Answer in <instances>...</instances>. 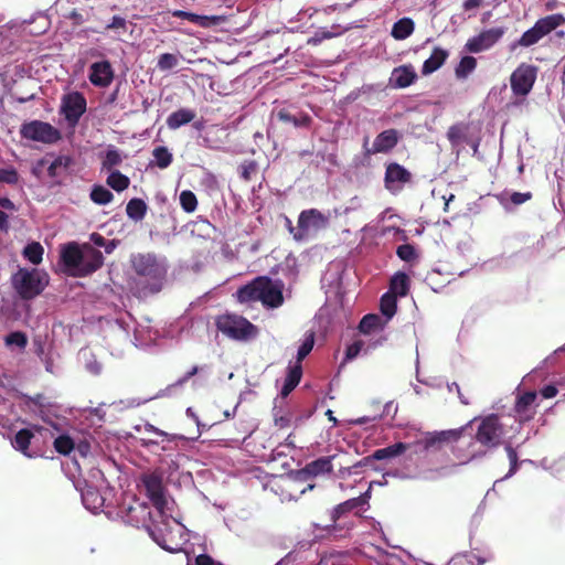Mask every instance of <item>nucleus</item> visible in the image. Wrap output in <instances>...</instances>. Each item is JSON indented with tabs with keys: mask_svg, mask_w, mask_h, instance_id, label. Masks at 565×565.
Listing matches in <instances>:
<instances>
[{
	"mask_svg": "<svg viewBox=\"0 0 565 565\" xmlns=\"http://www.w3.org/2000/svg\"><path fill=\"white\" fill-rule=\"evenodd\" d=\"M122 162V157L120 152L116 149H109L106 151L105 158L103 160V169L108 171H114L113 169L119 166Z\"/></svg>",
	"mask_w": 565,
	"mask_h": 565,
	"instance_id": "nucleus-48",
	"label": "nucleus"
},
{
	"mask_svg": "<svg viewBox=\"0 0 565 565\" xmlns=\"http://www.w3.org/2000/svg\"><path fill=\"white\" fill-rule=\"evenodd\" d=\"M140 479L142 486L146 489L147 497L153 507L159 511V513L163 514L168 501L166 498L162 473L159 471H152L149 473H143Z\"/></svg>",
	"mask_w": 565,
	"mask_h": 565,
	"instance_id": "nucleus-10",
	"label": "nucleus"
},
{
	"mask_svg": "<svg viewBox=\"0 0 565 565\" xmlns=\"http://www.w3.org/2000/svg\"><path fill=\"white\" fill-rule=\"evenodd\" d=\"M399 138V132L396 129H386L380 132L375 137L372 147H369V137H365L363 140L364 154L387 153L397 146Z\"/></svg>",
	"mask_w": 565,
	"mask_h": 565,
	"instance_id": "nucleus-12",
	"label": "nucleus"
},
{
	"mask_svg": "<svg viewBox=\"0 0 565 565\" xmlns=\"http://www.w3.org/2000/svg\"><path fill=\"white\" fill-rule=\"evenodd\" d=\"M505 33V29L491 28L469 39L465 45L470 53H480L492 47Z\"/></svg>",
	"mask_w": 565,
	"mask_h": 565,
	"instance_id": "nucleus-14",
	"label": "nucleus"
},
{
	"mask_svg": "<svg viewBox=\"0 0 565 565\" xmlns=\"http://www.w3.org/2000/svg\"><path fill=\"white\" fill-rule=\"evenodd\" d=\"M537 397L536 392L529 391L518 396L514 404V412L520 423L531 420L535 415L533 404Z\"/></svg>",
	"mask_w": 565,
	"mask_h": 565,
	"instance_id": "nucleus-21",
	"label": "nucleus"
},
{
	"mask_svg": "<svg viewBox=\"0 0 565 565\" xmlns=\"http://www.w3.org/2000/svg\"><path fill=\"white\" fill-rule=\"evenodd\" d=\"M541 395L544 397V398H552L554 396H556L557 394V388L554 386V385H546L544 386L541 391H540Z\"/></svg>",
	"mask_w": 565,
	"mask_h": 565,
	"instance_id": "nucleus-62",
	"label": "nucleus"
},
{
	"mask_svg": "<svg viewBox=\"0 0 565 565\" xmlns=\"http://www.w3.org/2000/svg\"><path fill=\"white\" fill-rule=\"evenodd\" d=\"M130 264L135 274L140 277L132 282L134 296L142 299L161 291L168 273L164 259L154 253H138L131 255Z\"/></svg>",
	"mask_w": 565,
	"mask_h": 565,
	"instance_id": "nucleus-1",
	"label": "nucleus"
},
{
	"mask_svg": "<svg viewBox=\"0 0 565 565\" xmlns=\"http://www.w3.org/2000/svg\"><path fill=\"white\" fill-rule=\"evenodd\" d=\"M201 367L198 365L192 366L191 370H189L183 376H181L175 383H173L171 386H183L192 376L196 375L200 372Z\"/></svg>",
	"mask_w": 565,
	"mask_h": 565,
	"instance_id": "nucleus-59",
	"label": "nucleus"
},
{
	"mask_svg": "<svg viewBox=\"0 0 565 565\" xmlns=\"http://www.w3.org/2000/svg\"><path fill=\"white\" fill-rule=\"evenodd\" d=\"M124 30L127 29V21L120 15H114L110 22L106 25V30Z\"/></svg>",
	"mask_w": 565,
	"mask_h": 565,
	"instance_id": "nucleus-57",
	"label": "nucleus"
},
{
	"mask_svg": "<svg viewBox=\"0 0 565 565\" xmlns=\"http://www.w3.org/2000/svg\"><path fill=\"white\" fill-rule=\"evenodd\" d=\"M362 348H363L362 341H360V340L354 341L345 350V360L350 361V360H353L354 358H356L359 355V353L361 352Z\"/></svg>",
	"mask_w": 565,
	"mask_h": 565,
	"instance_id": "nucleus-56",
	"label": "nucleus"
},
{
	"mask_svg": "<svg viewBox=\"0 0 565 565\" xmlns=\"http://www.w3.org/2000/svg\"><path fill=\"white\" fill-rule=\"evenodd\" d=\"M416 78L417 75L412 65L398 66L393 71V81L396 87H408L415 82Z\"/></svg>",
	"mask_w": 565,
	"mask_h": 565,
	"instance_id": "nucleus-27",
	"label": "nucleus"
},
{
	"mask_svg": "<svg viewBox=\"0 0 565 565\" xmlns=\"http://www.w3.org/2000/svg\"><path fill=\"white\" fill-rule=\"evenodd\" d=\"M447 138L452 147L465 143L471 147L475 153L480 145V138L471 136L470 124L468 122H458L450 126L447 131Z\"/></svg>",
	"mask_w": 565,
	"mask_h": 565,
	"instance_id": "nucleus-16",
	"label": "nucleus"
},
{
	"mask_svg": "<svg viewBox=\"0 0 565 565\" xmlns=\"http://www.w3.org/2000/svg\"><path fill=\"white\" fill-rule=\"evenodd\" d=\"M258 166L254 160H246L239 167V175L245 181H250L256 174Z\"/></svg>",
	"mask_w": 565,
	"mask_h": 565,
	"instance_id": "nucleus-50",
	"label": "nucleus"
},
{
	"mask_svg": "<svg viewBox=\"0 0 565 565\" xmlns=\"http://www.w3.org/2000/svg\"><path fill=\"white\" fill-rule=\"evenodd\" d=\"M215 326L220 332L236 341H248L258 334V329L246 318L226 313L218 316Z\"/></svg>",
	"mask_w": 565,
	"mask_h": 565,
	"instance_id": "nucleus-4",
	"label": "nucleus"
},
{
	"mask_svg": "<svg viewBox=\"0 0 565 565\" xmlns=\"http://www.w3.org/2000/svg\"><path fill=\"white\" fill-rule=\"evenodd\" d=\"M82 500L85 508L94 513L99 511L105 503L104 497L95 487H86L82 492Z\"/></svg>",
	"mask_w": 565,
	"mask_h": 565,
	"instance_id": "nucleus-26",
	"label": "nucleus"
},
{
	"mask_svg": "<svg viewBox=\"0 0 565 565\" xmlns=\"http://www.w3.org/2000/svg\"><path fill=\"white\" fill-rule=\"evenodd\" d=\"M505 451L510 461V469L505 478H510L515 475L519 469V457L516 450L511 445L505 446Z\"/></svg>",
	"mask_w": 565,
	"mask_h": 565,
	"instance_id": "nucleus-52",
	"label": "nucleus"
},
{
	"mask_svg": "<svg viewBox=\"0 0 565 565\" xmlns=\"http://www.w3.org/2000/svg\"><path fill=\"white\" fill-rule=\"evenodd\" d=\"M33 437L34 435L31 429L23 428L17 431L11 443L15 450L31 458L33 455L29 452V447Z\"/></svg>",
	"mask_w": 565,
	"mask_h": 565,
	"instance_id": "nucleus-30",
	"label": "nucleus"
},
{
	"mask_svg": "<svg viewBox=\"0 0 565 565\" xmlns=\"http://www.w3.org/2000/svg\"><path fill=\"white\" fill-rule=\"evenodd\" d=\"M412 181V173L397 162L386 164L384 185L392 193L398 192Z\"/></svg>",
	"mask_w": 565,
	"mask_h": 565,
	"instance_id": "nucleus-15",
	"label": "nucleus"
},
{
	"mask_svg": "<svg viewBox=\"0 0 565 565\" xmlns=\"http://www.w3.org/2000/svg\"><path fill=\"white\" fill-rule=\"evenodd\" d=\"M106 184L116 192H122L130 185V179L118 170L110 171Z\"/></svg>",
	"mask_w": 565,
	"mask_h": 565,
	"instance_id": "nucleus-35",
	"label": "nucleus"
},
{
	"mask_svg": "<svg viewBox=\"0 0 565 565\" xmlns=\"http://www.w3.org/2000/svg\"><path fill=\"white\" fill-rule=\"evenodd\" d=\"M178 65V57L171 53H163L159 56L157 66L161 71L172 70Z\"/></svg>",
	"mask_w": 565,
	"mask_h": 565,
	"instance_id": "nucleus-51",
	"label": "nucleus"
},
{
	"mask_svg": "<svg viewBox=\"0 0 565 565\" xmlns=\"http://www.w3.org/2000/svg\"><path fill=\"white\" fill-rule=\"evenodd\" d=\"M195 118V113L191 109L181 108L177 111H173L167 118V126L170 129H178L181 126H184L191 122Z\"/></svg>",
	"mask_w": 565,
	"mask_h": 565,
	"instance_id": "nucleus-31",
	"label": "nucleus"
},
{
	"mask_svg": "<svg viewBox=\"0 0 565 565\" xmlns=\"http://www.w3.org/2000/svg\"><path fill=\"white\" fill-rule=\"evenodd\" d=\"M20 132L25 139L49 145L56 143L62 139V134L57 128L41 120H32L23 124Z\"/></svg>",
	"mask_w": 565,
	"mask_h": 565,
	"instance_id": "nucleus-8",
	"label": "nucleus"
},
{
	"mask_svg": "<svg viewBox=\"0 0 565 565\" xmlns=\"http://www.w3.org/2000/svg\"><path fill=\"white\" fill-rule=\"evenodd\" d=\"M365 503H366V500L362 495L349 499V500L338 504L334 508V510L332 512V520L335 522L343 514H345V513H348V512H350L352 510L359 509L362 505H364Z\"/></svg>",
	"mask_w": 565,
	"mask_h": 565,
	"instance_id": "nucleus-33",
	"label": "nucleus"
},
{
	"mask_svg": "<svg viewBox=\"0 0 565 565\" xmlns=\"http://www.w3.org/2000/svg\"><path fill=\"white\" fill-rule=\"evenodd\" d=\"M282 288L280 280L258 276L237 290V298L241 302L262 301L266 307L278 308L284 302Z\"/></svg>",
	"mask_w": 565,
	"mask_h": 565,
	"instance_id": "nucleus-2",
	"label": "nucleus"
},
{
	"mask_svg": "<svg viewBox=\"0 0 565 565\" xmlns=\"http://www.w3.org/2000/svg\"><path fill=\"white\" fill-rule=\"evenodd\" d=\"M115 77L114 68L109 61L104 60L95 62L89 67V82L96 86L106 88L108 87Z\"/></svg>",
	"mask_w": 565,
	"mask_h": 565,
	"instance_id": "nucleus-18",
	"label": "nucleus"
},
{
	"mask_svg": "<svg viewBox=\"0 0 565 565\" xmlns=\"http://www.w3.org/2000/svg\"><path fill=\"white\" fill-rule=\"evenodd\" d=\"M328 218L317 209L303 210L298 217L297 232H295V241L303 242L309 239L312 234L324 228Z\"/></svg>",
	"mask_w": 565,
	"mask_h": 565,
	"instance_id": "nucleus-7",
	"label": "nucleus"
},
{
	"mask_svg": "<svg viewBox=\"0 0 565 565\" xmlns=\"http://www.w3.org/2000/svg\"><path fill=\"white\" fill-rule=\"evenodd\" d=\"M409 448L408 444L405 443H395L384 448L376 449L366 460L375 459V460H385L397 457L404 454Z\"/></svg>",
	"mask_w": 565,
	"mask_h": 565,
	"instance_id": "nucleus-28",
	"label": "nucleus"
},
{
	"mask_svg": "<svg viewBox=\"0 0 565 565\" xmlns=\"http://www.w3.org/2000/svg\"><path fill=\"white\" fill-rule=\"evenodd\" d=\"M46 164H47L46 158H42V159L38 160L31 168V173L35 178L40 179L43 174V169L45 168Z\"/></svg>",
	"mask_w": 565,
	"mask_h": 565,
	"instance_id": "nucleus-60",
	"label": "nucleus"
},
{
	"mask_svg": "<svg viewBox=\"0 0 565 565\" xmlns=\"http://www.w3.org/2000/svg\"><path fill=\"white\" fill-rule=\"evenodd\" d=\"M537 67L521 63L510 76V85L515 96H526L532 90L537 77Z\"/></svg>",
	"mask_w": 565,
	"mask_h": 565,
	"instance_id": "nucleus-11",
	"label": "nucleus"
},
{
	"mask_svg": "<svg viewBox=\"0 0 565 565\" xmlns=\"http://www.w3.org/2000/svg\"><path fill=\"white\" fill-rule=\"evenodd\" d=\"M72 163V159L68 156L56 157L47 167V174L54 179L66 171Z\"/></svg>",
	"mask_w": 565,
	"mask_h": 565,
	"instance_id": "nucleus-37",
	"label": "nucleus"
},
{
	"mask_svg": "<svg viewBox=\"0 0 565 565\" xmlns=\"http://www.w3.org/2000/svg\"><path fill=\"white\" fill-rule=\"evenodd\" d=\"M313 345H315V333L309 332L298 349L297 361L295 363L301 364L302 360H305L307 358V355L313 349Z\"/></svg>",
	"mask_w": 565,
	"mask_h": 565,
	"instance_id": "nucleus-47",
	"label": "nucleus"
},
{
	"mask_svg": "<svg viewBox=\"0 0 565 565\" xmlns=\"http://www.w3.org/2000/svg\"><path fill=\"white\" fill-rule=\"evenodd\" d=\"M302 377V366L300 363H294L288 366L284 385L280 391L281 397H287L300 383Z\"/></svg>",
	"mask_w": 565,
	"mask_h": 565,
	"instance_id": "nucleus-23",
	"label": "nucleus"
},
{
	"mask_svg": "<svg viewBox=\"0 0 565 565\" xmlns=\"http://www.w3.org/2000/svg\"><path fill=\"white\" fill-rule=\"evenodd\" d=\"M180 205L186 213H193L198 207L196 195L191 190H183L180 193Z\"/></svg>",
	"mask_w": 565,
	"mask_h": 565,
	"instance_id": "nucleus-42",
	"label": "nucleus"
},
{
	"mask_svg": "<svg viewBox=\"0 0 565 565\" xmlns=\"http://www.w3.org/2000/svg\"><path fill=\"white\" fill-rule=\"evenodd\" d=\"M542 38L543 35L540 33L539 29H536L535 25H533L531 29H529L522 34V36L518 41V44L520 46L529 47L537 43Z\"/></svg>",
	"mask_w": 565,
	"mask_h": 565,
	"instance_id": "nucleus-45",
	"label": "nucleus"
},
{
	"mask_svg": "<svg viewBox=\"0 0 565 565\" xmlns=\"http://www.w3.org/2000/svg\"><path fill=\"white\" fill-rule=\"evenodd\" d=\"M477 420L478 419L475 418L469 424L460 428L426 433L423 438L416 443V445L420 447L423 451H428L430 449L439 450L444 444L457 443L463 436L466 428Z\"/></svg>",
	"mask_w": 565,
	"mask_h": 565,
	"instance_id": "nucleus-9",
	"label": "nucleus"
},
{
	"mask_svg": "<svg viewBox=\"0 0 565 565\" xmlns=\"http://www.w3.org/2000/svg\"><path fill=\"white\" fill-rule=\"evenodd\" d=\"M481 4H482V0H465L463 9L466 11H469V10L480 7Z\"/></svg>",
	"mask_w": 565,
	"mask_h": 565,
	"instance_id": "nucleus-64",
	"label": "nucleus"
},
{
	"mask_svg": "<svg viewBox=\"0 0 565 565\" xmlns=\"http://www.w3.org/2000/svg\"><path fill=\"white\" fill-rule=\"evenodd\" d=\"M380 310L387 319H392L397 310V298L385 292L380 300Z\"/></svg>",
	"mask_w": 565,
	"mask_h": 565,
	"instance_id": "nucleus-39",
	"label": "nucleus"
},
{
	"mask_svg": "<svg viewBox=\"0 0 565 565\" xmlns=\"http://www.w3.org/2000/svg\"><path fill=\"white\" fill-rule=\"evenodd\" d=\"M83 263L79 271L73 273L74 277H86L98 270L104 265L103 253L90 244L82 245Z\"/></svg>",
	"mask_w": 565,
	"mask_h": 565,
	"instance_id": "nucleus-17",
	"label": "nucleus"
},
{
	"mask_svg": "<svg viewBox=\"0 0 565 565\" xmlns=\"http://www.w3.org/2000/svg\"><path fill=\"white\" fill-rule=\"evenodd\" d=\"M380 324L381 318L377 315L369 313L361 319L359 323V330L360 332L366 334L377 329Z\"/></svg>",
	"mask_w": 565,
	"mask_h": 565,
	"instance_id": "nucleus-44",
	"label": "nucleus"
},
{
	"mask_svg": "<svg viewBox=\"0 0 565 565\" xmlns=\"http://www.w3.org/2000/svg\"><path fill=\"white\" fill-rule=\"evenodd\" d=\"M565 23V17L561 13H554L539 19L535 22V28L539 29L543 38Z\"/></svg>",
	"mask_w": 565,
	"mask_h": 565,
	"instance_id": "nucleus-29",
	"label": "nucleus"
},
{
	"mask_svg": "<svg viewBox=\"0 0 565 565\" xmlns=\"http://www.w3.org/2000/svg\"><path fill=\"white\" fill-rule=\"evenodd\" d=\"M74 440L68 435H61L54 440V449L61 455H68L74 449Z\"/></svg>",
	"mask_w": 565,
	"mask_h": 565,
	"instance_id": "nucleus-46",
	"label": "nucleus"
},
{
	"mask_svg": "<svg viewBox=\"0 0 565 565\" xmlns=\"http://www.w3.org/2000/svg\"><path fill=\"white\" fill-rule=\"evenodd\" d=\"M531 199H532V193L531 192H524V193H522V192H513L510 195V201L514 205H521V204L525 203L526 201H529Z\"/></svg>",
	"mask_w": 565,
	"mask_h": 565,
	"instance_id": "nucleus-58",
	"label": "nucleus"
},
{
	"mask_svg": "<svg viewBox=\"0 0 565 565\" xmlns=\"http://www.w3.org/2000/svg\"><path fill=\"white\" fill-rule=\"evenodd\" d=\"M20 175L15 168H4L0 169V183L15 185L19 183Z\"/></svg>",
	"mask_w": 565,
	"mask_h": 565,
	"instance_id": "nucleus-49",
	"label": "nucleus"
},
{
	"mask_svg": "<svg viewBox=\"0 0 565 565\" xmlns=\"http://www.w3.org/2000/svg\"><path fill=\"white\" fill-rule=\"evenodd\" d=\"M151 512L149 507L146 503H139L137 502L135 505H130L127 509L126 519L127 522L136 527L145 526L148 529V532L150 536L153 539V541L160 545L163 550L169 552H177L179 551L178 545L175 546L171 545L166 535L162 533L161 529H152L148 524V520L150 519Z\"/></svg>",
	"mask_w": 565,
	"mask_h": 565,
	"instance_id": "nucleus-5",
	"label": "nucleus"
},
{
	"mask_svg": "<svg viewBox=\"0 0 565 565\" xmlns=\"http://www.w3.org/2000/svg\"><path fill=\"white\" fill-rule=\"evenodd\" d=\"M292 422V414L290 412H277L274 414V424L279 429L288 428Z\"/></svg>",
	"mask_w": 565,
	"mask_h": 565,
	"instance_id": "nucleus-55",
	"label": "nucleus"
},
{
	"mask_svg": "<svg viewBox=\"0 0 565 565\" xmlns=\"http://www.w3.org/2000/svg\"><path fill=\"white\" fill-rule=\"evenodd\" d=\"M477 67V60L473 56H463L455 68L457 78H466Z\"/></svg>",
	"mask_w": 565,
	"mask_h": 565,
	"instance_id": "nucleus-40",
	"label": "nucleus"
},
{
	"mask_svg": "<svg viewBox=\"0 0 565 565\" xmlns=\"http://www.w3.org/2000/svg\"><path fill=\"white\" fill-rule=\"evenodd\" d=\"M28 343V338L25 333L21 331H14L9 333L6 337V344L7 345H17L19 348H24Z\"/></svg>",
	"mask_w": 565,
	"mask_h": 565,
	"instance_id": "nucleus-53",
	"label": "nucleus"
},
{
	"mask_svg": "<svg viewBox=\"0 0 565 565\" xmlns=\"http://www.w3.org/2000/svg\"><path fill=\"white\" fill-rule=\"evenodd\" d=\"M126 213L134 221H141L147 213V204L143 200L134 198L126 206Z\"/></svg>",
	"mask_w": 565,
	"mask_h": 565,
	"instance_id": "nucleus-36",
	"label": "nucleus"
},
{
	"mask_svg": "<svg viewBox=\"0 0 565 565\" xmlns=\"http://www.w3.org/2000/svg\"><path fill=\"white\" fill-rule=\"evenodd\" d=\"M221 18L217 15H200L193 12H189L188 21L198 24L202 28H210L218 24Z\"/></svg>",
	"mask_w": 565,
	"mask_h": 565,
	"instance_id": "nucleus-43",
	"label": "nucleus"
},
{
	"mask_svg": "<svg viewBox=\"0 0 565 565\" xmlns=\"http://www.w3.org/2000/svg\"><path fill=\"white\" fill-rule=\"evenodd\" d=\"M449 56V52L439 46L434 47L430 56L424 62L422 67L423 75H429L439 70Z\"/></svg>",
	"mask_w": 565,
	"mask_h": 565,
	"instance_id": "nucleus-22",
	"label": "nucleus"
},
{
	"mask_svg": "<svg viewBox=\"0 0 565 565\" xmlns=\"http://www.w3.org/2000/svg\"><path fill=\"white\" fill-rule=\"evenodd\" d=\"M61 260L72 276L73 273L79 271L83 263L82 246L75 242L64 245L61 250Z\"/></svg>",
	"mask_w": 565,
	"mask_h": 565,
	"instance_id": "nucleus-20",
	"label": "nucleus"
},
{
	"mask_svg": "<svg viewBox=\"0 0 565 565\" xmlns=\"http://www.w3.org/2000/svg\"><path fill=\"white\" fill-rule=\"evenodd\" d=\"M415 24L411 18H402L393 24L391 35L395 40H405L414 32Z\"/></svg>",
	"mask_w": 565,
	"mask_h": 565,
	"instance_id": "nucleus-32",
	"label": "nucleus"
},
{
	"mask_svg": "<svg viewBox=\"0 0 565 565\" xmlns=\"http://www.w3.org/2000/svg\"><path fill=\"white\" fill-rule=\"evenodd\" d=\"M11 285L21 299L31 300L47 287L49 275L36 268L21 267L12 275Z\"/></svg>",
	"mask_w": 565,
	"mask_h": 565,
	"instance_id": "nucleus-3",
	"label": "nucleus"
},
{
	"mask_svg": "<svg viewBox=\"0 0 565 565\" xmlns=\"http://www.w3.org/2000/svg\"><path fill=\"white\" fill-rule=\"evenodd\" d=\"M331 459L332 457H320L307 463L302 469L296 472L295 481H306L309 478L332 472L333 466Z\"/></svg>",
	"mask_w": 565,
	"mask_h": 565,
	"instance_id": "nucleus-19",
	"label": "nucleus"
},
{
	"mask_svg": "<svg viewBox=\"0 0 565 565\" xmlns=\"http://www.w3.org/2000/svg\"><path fill=\"white\" fill-rule=\"evenodd\" d=\"M217 562H215L210 555L207 554H200L195 558V565H216Z\"/></svg>",
	"mask_w": 565,
	"mask_h": 565,
	"instance_id": "nucleus-61",
	"label": "nucleus"
},
{
	"mask_svg": "<svg viewBox=\"0 0 565 565\" xmlns=\"http://www.w3.org/2000/svg\"><path fill=\"white\" fill-rule=\"evenodd\" d=\"M90 200L98 205H106L114 200V194L104 185L95 184L90 191Z\"/></svg>",
	"mask_w": 565,
	"mask_h": 565,
	"instance_id": "nucleus-38",
	"label": "nucleus"
},
{
	"mask_svg": "<svg viewBox=\"0 0 565 565\" xmlns=\"http://www.w3.org/2000/svg\"><path fill=\"white\" fill-rule=\"evenodd\" d=\"M504 433V425L501 423L500 416L489 414L480 418L475 440L486 448H497L501 445Z\"/></svg>",
	"mask_w": 565,
	"mask_h": 565,
	"instance_id": "nucleus-6",
	"label": "nucleus"
},
{
	"mask_svg": "<svg viewBox=\"0 0 565 565\" xmlns=\"http://www.w3.org/2000/svg\"><path fill=\"white\" fill-rule=\"evenodd\" d=\"M90 241L94 243L95 246H98V247L106 246V242H107V239L98 233H93L90 235Z\"/></svg>",
	"mask_w": 565,
	"mask_h": 565,
	"instance_id": "nucleus-63",
	"label": "nucleus"
},
{
	"mask_svg": "<svg viewBox=\"0 0 565 565\" xmlns=\"http://www.w3.org/2000/svg\"><path fill=\"white\" fill-rule=\"evenodd\" d=\"M152 156L154 158V164L160 169L168 168L173 160L172 153L164 146L156 147L152 150Z\"/></svg>",
	"mask_w": 565,
	"mask_h": 565,
	"instance_id": "nucleus-41",
	"label": "nucleus"
},
{
	"mask_svg": "<svg viewBox=\"0 0 565 565\" xmlns=\"http://www.w3.org/2000/svg\"><path fill=\"white\" fill-rule=\"evenodd\" d=\"M86 99L82 93L67 94L62 99V113L70 126H75L86 111Z\"/></svg>",
	"mask_w": 565,
	"mask_h": 565,
	"instance_id": "nucleus-13",
	"label": "nucleus"
},
{
	"mask_svg": "<svg viewBox=\"0 0 565 565\" xmlns=\"http://www.w3.org/2000/svg\"><path fill=\"white\" fill-rule=\"evenodd\" d=\"M397 256L405 262H412L416 258V249L411 244L399 245L396 249Z\"/></svg>",
	"mask_w": 565,
	"mask_h": 565,
	"instance_id": "nucleus-54",
	"label": "nucleus"
},
{
	"mask_svg": "<svg viewBox=\"0 0 565 565\" xmlns=\"http://www.w3.org/2000/svg\"><path fill=\"white\" fill-rule=\"evenodd\" d=\"M44 248L39 242H31L22 250V256L33 265H40L43 260Z\"/></svg>",
	"mask_w": 565,
	"mask_h": 565,
	"instance_id": "nucleus-34",
	"label": "nucleus"
},
{
	"mask_svg": "<svg viewBox=\"0 0 565 565\" xmlns=\"http://www.w3.org/2000/svg\"><path fill=\"white\" fill-rule=\"evenodd\" d=\"M411 279L404 271L395 273L390 279L388 294L397 297H406L409 292Z\"/></svg>",
	"mask_w": 565,
	"mask_h": 565,
	"instance_id": "nucleus-24",
	"label": "nucleus"
},
{
	"mask_svg": "<svg viewBox=\"0 0 565 565\" xmlns=\"http://www.w3.org/2000/svg\"><path fill=\"white\" fill-rule=\"evenodd\" d=\"M277 117L280 121L291 124L295 127H309L312 122V118L303 111L292 114L289 109L282 108L277 113Z\"/></svg>",
	"mask_w": 565,
	"mask_h": 565,
	"instance_id": "nucleus-25",
	"label": "nucleus"
}]
</instances>
